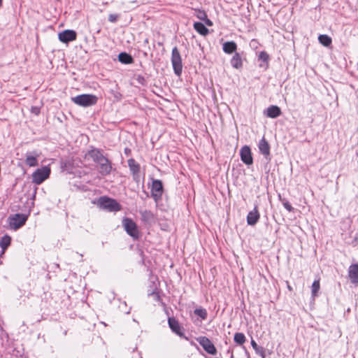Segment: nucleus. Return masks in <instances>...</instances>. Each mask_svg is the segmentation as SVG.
Listing matches in <instances>:
<instances>
[{
    "label": "nucleus",
    "mask_w": 358,
    "mask_h": 358,
    "mask_svg": "<svg viewBox=\"0 0 358 358\" xmlns=\"http://www.w3.org/2000/svg\"><path fill=\"white\" fill-rule=\"evenodd\" d=\"M97 204L101 208L110 212H117L121 209V206L115 199L106 196L100 197Z\"/></svg>",
    "instance_id": "obj_1"
},
{
    "label": "nucleus",
    "mask_w": 358,
    "mask_h": 358,
    "mask_svg": "<svg viewBox=\"0 0 358 358\" xmlns=\"http://www.w3.org/2000/svg\"><path fill=\"white\" fill-rule=\"evenodd\" d=\"M71 99L76 104L83 107L93 106L96 104L97 101V97L95 95L89 94L78 95L75 97H72Z\"/></svg>",
    "instance_id": "obj_2"
},
{
    "label": "nucleus",
    "mask_w": 358,
    "mask_h": 358,
    "mask_svg": "<svg viewBox=\"0 0 358 358\" xmlns=\"http://www.w3.org/2000/svg\"><path fill=\"white\" fill-rule=\"evenodd\" d=\"M171 64L175 74L180 76L182 71V63L180 53L177 47H174L172 50Z\"/></svg>",
    "instance_id": "obj_3"
},
{
    "label": "nucleus",
    "mask_w": 358,
    "mask_h": 358,
    "mask_svg": "<svg viewBox=\"0 0 358 358\" xmlns=\"http://www.w3.org/2000/svg\"><path fill=\"white\" fill-rule=\"evenodd\" d=\"M27 217L28 216L26 215L17 213L9 216L8 222L11 229L17 230L25 224Z\"/></svg>",
    "instance_id": "obj_4"
},
{
    "label": "nucleus",
    "mask_w": 358,
    "mask_h": 358,
    "mask_svg": "<svg viewBox=\"0 0 358 358\" xmlns=\"http://www.w3.org/2000/svg\"><path fill=\"white\" fill-rule=\"evenodd\" d=\"M122 225L127 233L134 239L139 238V232L136 224L130 218H124L122 220Z\"/></svg>",
    "instance_id": "obj_5"
},
{
    "label": "nucleus",
    "mask_w": 358,
    "mask_h": 358,
    "mask_svg": "<svg viewBox=\"0 0 358 358\" xmlns=\"http://www.w3.org/2000/svg\"><path fill=\"white\" fill-rule=\"evenodd\" d=\"M50 174V169L48 166H43L36 169L32 174L33 182L37 185L42 183Z\"/></svg>",
    "instance_id": "obj_6"
},
{
    "label": "nucleus",
    "mask_w": 358,
    "mask_h": 358,
    "mask_svg": "<svg viewBox=\"0 0 358 358\" xmlns=\"http://www.w3.org/2000/svg\"><path fill=\"white\" fill-rule=\"evenodd\" d=\"M163 191L162 181L158 179L153 180L151 188V196L156 202L162 199Z\"/></svg>",
    "instance_id": "obj_7"
},
{
    "label": "nucleus",
    "mask_w": 358,
    "mask_h": 358,
    "mask_svg": "<svg viewBox=\"0 0 358 358\" xmlns=\"http://www.w3.org/2000/svg\"><path fill=\"white\" fill-rule=\"evenodd\" d=\"M199 343L208 354L215 355L217 354V350L213 343L206 336H201L197 338Z\"/></svg>",
    "instance_id": "obj_8"
},
{
    "label": "nucleus",
    "mask_w": 358,
    "mask_h": 358,
    "mask_svg": "<svg viewBox=\"0 0 358 358\" xmlns=\"http://www.w3.org/2000/svg\"><path fill=\"white\" fill-rule=\"evenodd\" d=\"M240 156L242 162L246 165H251L253 164V158L249 146L244 145L241 148L240 150Z\"/></svg>",
    "instance_id": "obj_9"
},
{
    "label": "nucleus",
    "mask_w": 358,
    "mask_h": 358,
    "mask_svg": "<svg viewBox=\"0 0 358 358\" xmlns=\"http://www.w3.org/2000/svg\"><path fill=\"white\" fill-rule=\"evenodd\" d=\"M41 153L37 150L27 152L25 155V164L29 167H34L38 166V158L40 157Z\"/></svg>",
    "instance_id": "obj_10"
},
{
    "label": "nucleus",
    "mask_w": 358,
    "mask_h": 358,
    "mask_svg": "<svg viewBox=\"0 0 358 358\" xmlns=\"http://www.w3.org/2000/svg\"><path fill=\"white\" fill-rule=\"evenodd\" d=\"M77 34L74 30L66 29L59 34V39L61 42L68 43L76 39Z\"/></svg>",
    "instance_id": "obj_11"
},
{
    "label": "nucleus",
    "mask_w": 358,
    "mask_h": 358,
    "mask_svg": "<svg viewBox=\"0 0 358 358\" xmlns=\"http://www.w3.org/2000/svg\"><path fill=\"white\" fill-rule=\"evenodd\" d=\"M99 164V172L102 176L109 175L112 171V164L110 161L104 157Z\"/></svg>",
    "instance_id": "obj_12"
},
{
    "label": "nucleus",
    "mask_w": 358,
    "mask_h": 358,
    "mask_svg": "<svg viewBox=\"0 0 358 358\" xmlns=\"http://www.w3.org/2000/svg\"><path fill=\"white\" fill-rule=\"evenodd\" d=\"M127 163L129 170L133 176L134 180L138 181L141 169L139 164H138L133 158L128 159Z\"/></svg>",
    "instance_id": "obj_13"
},
{
    "label": "nucleus",
    "mask_w": 358,
    "mask_h": 358,
    "mask_svg": "<svg viewBox=\"0 0 358 358\" xmlns=\"http://www.w3.org/2000/svg\"><path fill=\"white\" fill-rule=\"evenodd\" d=\"M258 148L260 153L264 156L265 159L270 161V145L264 137L259 142Z\"/></svg>",
    "instance_id": "obj_14"
},
{
    "label": "nucleus",
    "mask_w": 358,
    "mask_h": 358,
    "mask_svg": "<svg viewBox=\"0 0 358 358\" xmlns=\"http://www.w3.org/2000/svg\"><path fill=\"white\" fill-rule=\"evenodd\" d=\"M169 326L173 332L176 334L180 337H184V334L182 331V328L178 321L174 317H169L168 320Z\"/></svg>",
    "instance_id": "obj_15"
},
{
    "label": "nucleus",
    "mask_w": 358,
    "mask_h": 358,
    "mask_svg": "<svg viewBox=\"0 0 358 358\" xmlns=\"http://www.w3.org/2000/svg\"><path fill=\"white\" fill-rule=\"evenodd\" d=\"M260 217L257 206H255L254 209L250 211L247 215V223L248 225L254 226L259 221Z\"/></svg>",
    "instance_id": "obj_16"
},
{
    "label": "nucleus",
    "mask_w": 358,
    "mask_h": 358,
    "mask_svg": "<svg viewBox=\"0 0 358 358\" xmlns=\"http://www.w3.org/2000/svg\"><path fill=\"white\" fill-rule=\"evenodd\" d=\"M87 155L90 157L95 163L97 164L101 162V161L104 157L103 155L102 154V150L98 148H92V150H89Z\"/></svg>",
    "instance_id": "obj_17"
},
{
    "label": "nucleus",
    "mask_w": 358,
    "mask_h": 358,
    "mask_svg": "<svg viewBox=\"0 0 358 358\" xmlns=\"http://www.w3.org/2000/svg\"><path fill=\"white\" fill-rule=\"evenodd\" d=\"M348 276L352 283H358V264H352L348 269Z\"/></svg>",
    "instance_id": "obj_18"
},
{
    "label": "nucleus",
    "mask_w": 358,
    "mask_h": 358,
    "mask_svg": "<svg viewBox=\"0 0 358 358\" xmlns=\"http://www.w3.org/2000/svg\"><path fill=\"white\" fill-rule=\"evenodd\" d=\"M266 116L271 118H276L281 114L280 108L277 106H271L266 109Z\"/></svg>",
    "instance_id": "obj_19"
},
{
    "label": "nucleus",
    "mask_w": 358,
    "mask_h": 358,
    "mask_svg": "<svg viewBox=\"0 0 358 358\" xmlns=\"http://www.w3.org/2000/svg\"><path fill=\"white\" fill-rule=\"evenodd\" d=\"M223 51L227 54H231L237 49V45L234 41H227L223 44Z\"/></svg>",
    "instance_id": "obj_20"
},
{
    "label": "nucleus",
    "mask_w": 358,
    "mask_h": 358,
    "mask_svg": "<svg viewBox=\"0 0 358 358\" xmlns=\"http://www.w3.org/2000/svg\"><path fill=\"white\" fill-rule=\"evenodd\" d=\"M230 63L234 68L236 69H241L243 66V62L240 54L236 52L231 58Z\"/></svg>",
    "instance_id": "obj_21"
},
{
    "label": "nucleus",
    "mask_w": 358,
    "mask_h": 358,
    "mask_svg": "<svg viewBox=\"0 0 358 358\" xmlns=\"http://www.w3.org/2000/svg\"><path fill=\"white\" fill-rule=\"evenodd\" d=\"M194 29L201 35L206 36L208 34V29L206 27V26L199 22H194Z\"/></svg>",
    "instance_id": "obj_22"
},
{
    "label": "nucleus",
    "mask_w": 358,
    "mask_h": 358,
    "mask_svg": "<svg viewBox=\"0 0 358 358\" xmlns=\"http://www.w3.org/2000/svg\"><path fill=\"white\" fill-rule=\"evenodd\" d=\"M140 214L141 215V219L143 222H150L152 221L154 219V215L150 210H141Z\"/></svg>",
    "instance_id": "obj_23"
},
{
    "label": "nucleus",
    "mask_w": 358,
    "mask_h": 358,
    "mask_svg": "<svg viewBox=\"0 0 358 358\" xmlns=\"http://www.w3.org/2000/svg\"><path fill=\"white\" fill-rule=\"evenodd\" d=\"M118 59L121 63L125 64H129L133 62L132 57L126 52L120 53L118 55Z\"/></svg>",
    "instance_id": "obj_24"
},
{
    "label": "nucleus",
    "mask_w": 358,
    "mask_h": 358,
    "mask_svg": "<svg viewBox=\"0 0 358 358\" xmlns=\"http://www.w3.org/2000/svg\"><path fill=\"white\" fill-rule=\"evenodd\" d=\"M251 345L252 348L255 350V352L257 355H260L262 358L266 357L265 350L264 348L259 346L253 339L251 340Z\"/></svg>",
    "instance_id": "obj_25"
},
{
    "label": "nucleus",
    "mask_w": 358,
    "mask_h": 358,
    "mask_svg": "<svg viewBox=\"0 0 358 358\" xmlns=\"http://www.w3.org/2000/svg\"><path fill=\"white\" fill-rule=\"evenodd\" d=\"M11 238L8 235L3 236L0 241V247L1 248L3 252L8 248L10 245Z\"/></svg>",
    "instance_id": "obj_26"
},
{
    "label": "nucleus",
    "mask_w": 358,
    "mask_h": 358,
    "mask_svg": "<svg viewBox=\"0 0 358 358\" xmlns=\"http://www.w3.org/2000/svg\"><path fill=\"white\" fill-rule=\"evenodd\" d=\"M318 40L321 44L324 46L328 47L331 44V38L326 34L320 35Z\"/></svg>",
    "instance_id": "obj_27"
},
{
    "label": "nucleus",
    "mask_w": 358,
    "mask_h": 358,
    "mask_svg": "<svg viewBox=\"0 0 358 358\" xmlns=\"http://www.w3.org/2000/svg\"><path fill=\"white\" fill-rule=\"evenodd\" d=\"M234 341L238 345H243L246 341V338L243 333L237 332L234 334Z\"/></svg>",
    "instance_id": "obj_28"
},
{
    "label": "nucleus",
    "mask_w": 358,
    "mask_h": 358,
    "mask_svg": "<svg viewBox=\"0 0 358 358\" xmlns=\"http://www.w3.org/2000/svg\"><path fill=\"white\" fill-rule=\"evenodd\" d=\"M320 280H315L312 284L311 286V293L312 296L315 297L317 296V294L320 289Z\"/></svg>",
    "instance_id": "obj_29"
},
{
    "label": "nucleus",
    "mask_w": 358,
    "mask_h": 358,
    "mask_svg": "<svg viewBox=\"0 0 358 358\" xmlns=\"http://www.w3.org/2000/svg\"><path fill=\"white\" fill-rule=\"evenodd\" d=\"M194 313L196 315L200 317L202 320H206L207 318L208 313L205 308H196L194 310Z\"/></svg>",
    "instance_id": "obj_30"
},
{
    "label": "nucleus",
    "mask_w": 358,
    "mask_h": 358,
    "mask_svg": "<svg viewBox=\"0 0 358 358\" xmlns=\"http://www.w3.org/2000/svg\"><path fill=\"white\" fill-rule=\"evenodd\" d=\"M282 205L285 207V208L289 212H293L294 210V208L292 206L289 202L287 200H283Z\"/></svg>",
    "instance_id": "obj_31"
},
{
    "label": "nucleus",
    "mask_w": 358,
    "mask_h": 358,
    "mask_svg": "<svg viewBox=\"0 0 358 358\" xmlns=\"http://www.w3.org/2000/svg\"><path fill=\"white\" fill-rule=\"evenodd\" d=\"M259 59L263 62H268L269 57L266 52L263 51L259 53Z\"/></svg>",
    "instance_id": "obj_32"
},
{
    "label": "nucleus",
    "mask_w": 358,
    "mask_h": 358,
    "mask_svg": "<svg viewBox=\"0 0 358 358\" xmlns=\"http://www.w3.org/2000/svg\"><path fill=\"white\" fill-rule=\"evenodd\" d=\"M199 19L201 20H205L207 17L206 13L203 10H199L197 15Z\"/></svg>",
    "instance_id": "obj_33"
},
{
    "label": "nucleus",
    "mask_w": 358,
    "mask_h": 358,
    "mask_svg": "<svg viewBox=\"0 0 358 358\" xmlns=\"http://www.w3.org/2000/svg\"><path fill=\"white\" fill-rule=\"evenodd\" d=\"M150 296L153 297V299L156 301H159L161 300V297L158 292H152L150 294Z\"/></svg>",
    "instance_id": "obj_34"
},
{
    "label": "nucleus",
    "mask_w": 358,
    "mask_h": 358,
    "mask_svg": "<svg viewBox=\"0 0 358 358\" xmlns=\"http://www.w3.org/2000/svg\"><path fill=\"white\" fill-rule=\"evenodd\" d=\"M257 45H258V41L256 39H252L250 43V45L253 48H257Z\"/></svg>",
    "instance_id": "obj_35"
},
{
    "label": "nucleus",
    "mask_w": 358,
    "mask_h": 358,
    "mask_svg": "<svg viewBox=\"0 0 358 358\" xmlns=\"http://www.w3.org/2000/svg\"><path fill=\"white\" fill-rule=\"evenodd\" d=\"M108 20L111 22H115L117 20V16L114 15H110Z\"/></svg>",
    "instance_id": "obj_36"
},
{
    "label": "nucleus",
    "mask_w": 358,
    "mask_h": 358,
    "mask_svg": "<svg viewBox=\"0 0 358 358\" xmlns=\"http://www.w3.org/2000/svg\"><path fill=\"white\" fill-rule=\"evenodd\" d=\"M206 24L208 26H212L213 25V22H211V20H210L209 19H208L206 17V19L204 20Z\"/></svg>",
    "instance_id": "obj_37"
},
{
    "label": "nucleus",
    "mask_w": 358,
    "mask_h": 358,
    "mask_svg": "<svg viewBox=\"0 0 358 358\" xmlns=\"http://www.w3.org/2000/svg\"><path fill=\"white\" fill-rule=\"evenodd\" d=\"M227 353H228V354H230V358H234L232 350H231L230 349H229V350H227Z\"/></svg>",
    "instance_id": "obj_38"
},
{
    "label": "nucleus",
    "mask_w": 358,
    "mask_h": 358,
    "mask_svg": "<svg viewBox=\"0 0 358 358\" xmlns=\"http://www.w3.org/2000/svg\"><path fill=\"white\" fill-rule=\"evenodd\" d=\"M243 349L244 350L245 355H246L248 357H249V356H250L249 352H248V350L245 348V346H243Z\"/></svg>",
    "instance_id": "obj_39"
},
{
    "label": "nucleus",
    "mask_w": 358,
    "mask_h": 358,
    "mask_svg": "<svg viewBox=\"0 0 358 358\" xmlns=\"http://www.w3.org/2000/svg\"><path fill=\"white\" fill-rule=\"evenodd\" d=\"M130 150L127 148L125 149V153H127L128 152H129Z\"/></svg>",
    "instance_id": "obj_40"
},
{
    "label": "nucleus",
    "mask_w": 358,
    "mask_h": 358,
    "mask_svg": "<svg viewBox=\"0 0 358 358\" xmlns=\"http://www.w3.org/2000/svg\"><path fill=\"white\" fill-rule=\"evenodd\" d=\"M2 6V0H0V7Z\"/></svg>",
    "instance_id": "obj_41"
},
{
    "label": "nucleus",
    "mask_w": 358,
    "mask_h": 358,
    "mask_svg": "<svg viewBox=\"0 0 358 358\" xmlns=\"http://www.w3.org/2000/svg\"><path fill=\"white\" fill-rule=\"evenodd\" d=\"M148 40L145 39V43H148Z\"/></svg>",
    "instance_id": "obj_42"
},
{
    "label": "nucleus",
    "mask_w": 358,
    "mask_h": 358,
    "mask_svg": "<svg viewBox=\"0 0 358 358\" xmlns=\"http://www.w3.org/2000/svg\"><path fill=\"white\" fill-rule=\"evenodd\" d=\"M357 69H358V62H357Z\"/></svg>",
    "instance_id": "obj_43"
}]
</instances>
